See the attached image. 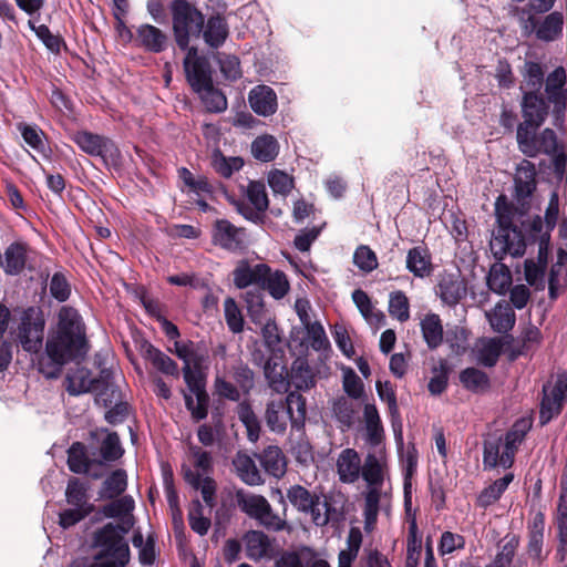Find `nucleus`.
I'll list each match as a JSON object with an SVG mask.
<instances>
[{
	"label": "nucleus",
	"instance_id": "37998d69",
	"mask_svg": "<svg viewBox=\"0 0 567 567\" xmlns=\"http://www.w3.org/2000/svg\"><path fill=\"white\" fill-rule=\"evenodd\" d=\"M513 341V336L506 334L503 339H489L478 351V362L487 368L494 367L503 350V346Z\"/></svg>",
	"mask_w": 567,
	"mask_h": 567
},
{
	"label": "nucleus",
	"instance_id": "e433bc0d",
	"mask_svg": "<svg viewBox=\"0 0 567 567\" xmlns=\"http://www.w3.org/2000/svg\"><path fill=\"white\" fill-rule=\"evenodd\" d=\"M513 480L514 474L507 473L503 477L494 481L478 494L476 505L485 509L495 504L502 497Z\"/></svg>",
	"mask_w": 567,
	"mask_h": 567
},
{
	"label": "nucleus",
	"instance_id": "c85d7f7f",
	"mask_svg": "<svg viewBox=\"0 0 567 567\" xmlns=\"http://www.w3.org/2000/svg\"><path fill=\"white\" fill-rule=\"evenodd\" d=\"M186 79L196 93L209 87L213 83L210 64L207 59H198L197 62L184 66Z\"/></svg>",
	"mask_w": 567,
	"mask_h": 567
},
{
	"label": "nucleus",
	"instance_id": "c03bdc74",
	"mask_svg": "<svg viewBox=\"0 0 567 567\" xmlns=\"http://www.w3.org/2000/svg\"><path fill=\"white\" fill-rule=\"evenodd\" d=\"M284 403H286V409L287 413H289L291 426L297 429L302 426L307 413L306 399L299 393V391H291L287 394Z\"/></svg>",
	"mask_w": 567,
	"mask_h": 567
},
{
	"label": "nucleus",
	"instance_id": "4c0bfd02",
	"mask_svg": "<svg viewBox=\"0 0 567 567\" xmlns=\"http://www.w3.org/2000/svg\"><path fill=\"white\" fill-rule=\"evenodd\" d=\"M421 331L429 349L434 350L442 344L443 326L439 315H426L421 321Z\"/></svg>",
	"mask_w": 567,
	"mask_h": 567
},
{
	"label": "nucleus",
	"instance_id": "0e129e2a",
	"mask_svg": "<svg viewBox=\"0 0 567 567\" xmlns=\"http://www.w3.org/2000/svg\"><path fill=\"white\" fill-rule=\"evenodd\" d=\"M225 320L233 333H240L244 330V318L235 299L228 297L224 301Z\"/></svg>",
	"mask_w": 567,
	"mask_h": 567
},
{
	"label": "nucleus",
	"instance_id": "c9c22d12",
	"mask_svg": "<svg viewBox=\"0 0 567 567\" xmlns=\"http://www.w3.org/2000/svg\"><path fill=\"white\" fill-rule=\"evenodd\" d=\"M460 382L464 389L475 394L485 393L491 389V379L487 373L474 367L460 372Z\"/></svg>",
	"mask_w": 567,
	"mask_h": 567
},
{
	"label": "nucleus",
	"instance_id": "9d476101",
	"mask_svg": "<svg viewBox=\"0 0 567 567\" xmlns=\"http://www.w3.org/2000/svg\"><path fill=\"white\" fill-rule=\"evenodd\" d=\"M73 141L84 153L101 157L106 165L116 166L121 162V152L110 137L81 131L74 135Z\"/></svg>",
	"mask_w": 567,
	"mask_h": 567
},
{
	"label": "nucleus",
	"instance_id": "6ab92c4d",
	"mask_svg": "<svg viewBox=\"0 0 567 567\" xmlns=\"http://www.w3.org/2000/svg\"><path fill=\"white\" fill-rule=\"evenodd\" d=\"M248 102L251 110L264 117L275 114L278 109L277 94L266 84L252 87L248 94Z\"/></svg>",
	"mask_w": 567,
	"mask_h": 567
},
{
	"label": "nucleus",
	"instance_id": "a878e982",
	"mask_svg": "<svg viewBox=\"0 0 567 567\" xmlns=\"http://www.w3.org/2000/svg\"><path fill=\"white\" fill-rule=\"evenodd\" d=\"M465 293L466 289L463 287L456 275L443 272L440 276L437 295L444 303L455 306L461 301Z\"/></svg>",
	"mask_w": 567,
	"mask_h": 567
},
{
	"label": "nucleus",
	"instance_id": "ddd939ff",
	"mask_svg": "<svg viewBox=\"0 0 567 567\" xmlns=\"http://www.w3.org/2000/svg\"><path fill=\"white\" fill-rule=\"evenodd\" d=\"M134 43L145 52L157 54L167 50L169 35L151 23H142L135 30Z\"/></svg>",
	"mask_w": 567,
	"mask_h": 567
},
{
	"label": "nucleus",
	"instance_id": "052dcab7",
	"mask_svg": "<svg viewBox=\"0 0 567 567\" xmlns=\"http://www.w3.org/2000/svg\"><path fill=\"white\" fill-rule=\"evenodd\" d=\"M353 264L363 272H371L378 268V257L367 245L357 247L353 254Z\"/></svg>",
	"mask_w": 567,
	"mask_h": 567
},
{
	"label": "nucleus",
	"instance_id": "3c124183",
	"mask_svg": "<svg viewBox=\"0 0 567 567\" xmlns=\"http://www.w3.org/2000/svg\"><path fill=\"white\" fill-rule=\"evenodd\" d=\"M389 313L400 322H405L410 318V302L402 290H396L389 296Z\"/></svg>",
	"mask_w": 567,
	"mask_h": 567
},
{
	"label": "nucleus",
	"instance_id": "f8f14e48",
	"mask_svg": "<svg viewBox=\"0 0 567 567\" xmlns=\"http://www.w3.org/2000/svg\"><path fill=\"white\" fill-rule=\"evenodd\" d=\"M212 241L230 252H238L247 246V233L243 227H236L227 219H217L212 229Z\"/></svg>",
	"mask_w": 567,
	"mask_h": 567
},
{
	"label": "nucleus",
	"instance_id": "f03ea898",
	"mask_svg": "<svg viewBox=\"0 0 567 567\" xmlns=\"http://www.w3.org/2000/svg\"><path fill=\"white\" fill-rule=\"evenodd\" d=\"M90 350L86 330L79 311L63 306L58 312V322L47 337L44 352L39 358V371L49 379L60 375L69 362L80 363Z\"/></svg>",
	"mask_w": 567,
	"mask_h": 567
},
{
	"label": "nucleus",
	"instance_id": "6e6552de",
	"mask_svg": "<svg viewBox=\"0 0 567 567\" xmlns=\"http://www.w3.org/2000/svg\"><path fill=\"white\" fill-rule=\"evenodd\" d=\"M361 475L369 485V491L364 496L363 515L365 523L371 524L378 517L381 487L384 482L383 465L374 454L370 453L367 455L361 468Z\"/></svg>",
	"mask_w": 567,
	"mask_h": 567
},
{
	"label": "nucleus",
	"instance_id": "864d4df0",
	"mask_svg": "<svg viewBox=\"0 0 567 567\" xmlns=\"http://www.w3.org/2000/svg\"><path fill=\"white\" fill-rule=\"evenodd\" d=\"M101 457L105 462H115L124 454L120 436L116 432H109L100 447Z\"/></svg>",
	"mask_w": 567,
	"mask_h": 567
},
{
	"label": "nucleus",
	"instance_id": "dca6fc26",
	"mask_svg": "<svg viewBox=\"0 0 567 567\" xmlns=\"http://www.w3.org/2000/svg\"><path fill=\"white\" fill-rule=\"evenodd\" d=\"M200 37L210 49H219L229 37V24L227 19L220 12L210 14L205 19Z\"/></svg>",
	"mask_w": 567,
	"mask_h": 567
},
{
	"label": "nucleus",
	"instance_id": "a211bd4d",
	"mask_svg": "<svg viewBox=\"0 0 567 567\" xmlns=\"http://www.w3.org/2000/svg\"><path fill=\"white\" fill-rule=\"evenodd\" d=\"M515 194L514 197L517 203L525 207L529 205V198L536 189V171L535 165L525 161V165L517 168V174L514 178Z\"/></svg>",
	"mask_w": 567,
	"mask_h": 567
},
{
	"label": "nucleus",
	"instance_id": "2f4dec72",
	"mask_svg": "<svg viewBox=\"0 0 567 567\" xmlns=\"http://www.w3.org/2000/svg\"><path fill=\"white\" fill-rule=\"evenodd\" d=\"M289 413L284 400H271L266 405L265 421L270 431L281 434L287 429Z\"/></svg>",
	"mask_w": 567,
	"mask_h": 567
},
{
	"label": "nucleus",
	"instance_id": "09e8293b",
	"mask_svg": "<svg viewBox=\"0 0 567 567\" xmlns=\"http://www.w3.org/2000/svg\"><path fill=\"white\" fill-rule=\"evenodd\" d=\"M91 460L86 454L85 445L81 442H74L68 450V466L74 474L85 473Z\"/></svg>",
	"mask_w": 567,
	"mask_h": 567
},
{
	"label": "nucleus",
	"instance_id": "338daca9",
	"mask_svg": "<svg viewBox=\"0 0 567 567\" xmlns=\"http://www.w3.org/2000/svg\"><path fill=\"white\" fill-rule=\"evenodd\" d=\"M188 450L190 456L193 457V464L197 470L196 473H200V476H208V474L212 473L214 468L212 453L203 450L197 445H189Z\"/></svg>",
	"mask_w": 567,
	"mask_h": 567
},
{
	"label": "nucleus",
	"instance_id": "4d7b16f0",
	"mask_svg": "<svg viewBox=\"0 0 567 567\" xmlns=\"http://www.w3.org/2000/svg\"><path fill=\"white\" fill-rule=\"evenodd\" d=\"M332 412L338 422L350 427L353 424L357 411L354 403L351 400L340 396L333 401Z\"/></svg>",
	"mask_w": 567,
	"mask_h": 567
},
{
	"label": "nucleus",
	"instance_id": "8fccbe9b",
	"mask_svg": "<svg viewBox=\"0 0 567 567\" xmlns=\"http://www.w3.org/2000/svg\"><path fill=\"white\" fill-rule=\"evenodd\" d=\"M512 282L509 269L501 264L498 267H492L487 277V285L492 291L497 295H504Z\"/></svg>",
	"mask_w": 567,
	"mask_h": 567
},
{
	"label": "nucleus",
	"instance_id": "69168bd1",
	"mask_svg": "<svg viewBox=\"0 0 567 567\" xmlns=\"http://www.w3.org/2000/svg\"><path fill=\"white\" fill-rule=\"evenodd\" d=\"M233 379L244 394H249L255 386V373L243 362L233 367Z\"/></svg>",
	"mask_w": 567,
	"mask_h": 567
},
{
	"label": "nucleus",
	"instance_id": "20e7f679",
	"mask_svg": "<svg viewBox=\"0 0 567 567\" xmlns=\"http://www.w3.org/2000/svg\"><path fill=\"white\" fill-rule=\"evenodd\" d=\"M516 208L508 203L504 195L495 202V217L497 227L493 233L491 249L496 260L502 261L509 255L514 258L525 255V244L522 230L514 224Z\"/></svg>",
	"mask_w": 567,
	"mask_h": 567
},
{
	"label": "nucleus",
	"instance_id": "aec40b11",
	"mask_svg": "<svg viewBox=\"0 0 567 567\" xmlns=\"http://www.w3.org/2000/svg\"><path fill=\"white\" fill-rule=\"evenodd\" d=\"M140 353L142 358L148 361L158 372L175 378L179 377L177 363L162 350L154 347L150 341H141Z\"/></svg>",
	"mask_w": 567,
	"mask_h": 567
},
{
	"label": "nucleus",
	"instance_id": "49530a36",
	"mask_svg": "<svg viewBox=\"0 0 567 567\" xmlns=\"http://www.w3.org/2000/svg\"><path fill=\"white\" fill-rule=\"evenodd\" d=\"M290 285L286 274L281 270L269 271V275L265 276V280L261 285L260 290H267L270 296L275 299L284 298L289 291Z\"/></svg>",
	"mask_w": 567,
	"mask_h": 567
},
{
	"label": "nucleus",
	"instance_id": "a19ab883",
	"mask_svg": "<svg viewBox=\"0 0 567 567\" xmlns=\"http://www.w3.org/2000/svg\"><path fill=\"white\" fill-rule=\"evenodd\" d=\"M237 415L239 421L245 425L247 437L250 442L255 443L260 436V421L254 412L251 404L248 401H243L237 406Z\"/></svg>",
	"mask_w": 567,
	"mask_h": 567
},
{
	"label": "nucleus",
	"instance_id": "603ef678",
	"mask_svg": "<svg viewBox=\"0 0 567 567\" xmlns=\"http://www.w3.org/2000/svg\"><path fill=\"white\" fill-rule=\"evenodd\" d=\"M513 14L517 17L518 24L524 37H530L535 34L537 37V29L539 20L535 17L533 9L524 7H514L512 10Z\"/></svg>",
	"mask_w": 567,
	"mask_h": 567
},
{
	"label": "nucleus",
	"instance_id": "de8ad7c7",
	"mask_svg": "<svg viewBox=\"0 0 567 567\" xmlns=\"http://www.w3.org/2000/svg\"><path fill=\"white\" fill-rule=\"evenodd\" d=\"M247 313L256 324H261L266 319L264 295L260 289L248 290L245 295Z\"/></svg>",
	"mask_w": 567,
	"mask_h": 567
},
{
	"label": "nucleus",
	"instance_id": "79ce46f5",
	"mask_svg": "<svg viewBox=\"0 0 567 567\" xmlns=\"http://www.w3.org/2000/svg\"><path fill=\"white\" fill-rule=\"evenodd\" d=\"M375 386L379 398L388 404V410L393 429L395 430V427L398 426L399 430L401 431V415L398 406L396 394L391 382L378 381Z\"/></svg>",
	"mask_w": 567,
	"mask_h": 567
},
{
	"label": "nucleus",
	"instance_id": "b1692460",
	"mask_svg": "<svg viewBox=\"0 0 567 567\" xmlns=\"http://www.w3.org/2000/svg\"><path fill=\"white\" fill-rule=\"evenodd\" d=\"M361 461L358 452L353 449L343 450L337 461L339 480L342 483H354L361 474Z\"/></svg>",
	"mask_w": 567,
	"mask_h": 567
},
{
	"label": "nucleus",
	"instance_id": "7ed1b4c3",
	"mask_svg": "<svg viewBox=\"0 0 567 567\" xmlns=\"http://www.w3.org/2000/svg\"><path fill=\"white\" fill-rule=\"evenodd\" d=\"M133 526L132 520L122 524L107 523L99 528L93 536V545L97 553L87 567H126L131 559V550L125 535Z\"/></svg>",
	"mask_w": 567,
	"mask_h": 567
},
{
	"label": "nucleus",
	"instance_id": "0eeeda50",
	"mask_svg": "<svg viewBox=\"0 0 567 567\" xmlns=\"http://www.w3.org/2000/svg\"><path fill=\"white\" fill-rule=\"evenodd\" d=\"M174 40L179 49L187 42L199 39L205 25V14L188 0H172L168 4Z\"/></svg>",
	"mask_w": 567,
	"mask_h": 567
},
{
	"label": "nucleus",
	"instance_id": "393cba45",
	"mask_svg": "<svg viewBox=\"0 0 567 567\" xmlns=\"http://www.w3.org/2000/svg\"><path fill=\"white\" fill-rule=\"evenodd\" d=\"M236 504L239 509L251 518H258L269 513V502L262 495L246 492L243 488L235 492Z\"/></svg>",
	"mask_w": 567,
	"mask_h": 567
},
{
	"label": "nucleus",
	"instance_id": "e2e57ef3",
	"mask_svg": "<svg viewBox=\"0 0 567 567\" xmlns=\"http://www.w3.org/2000/svg\"><path fill=\"white\" fill-rule=\"evenodd\" d=\"M188 523L195 533L204 536L210 527V519L203 515V505L198 499L193 501L188 512Z\"/></svg>",
	"mask_w": 567,
	"mask_h": 567
},
{
	"label": "nucleus",
	"instance_id": "c756f323",
	"mask_svg": "<svg viewBox=\"0 0 567 567\" xmlns=\"http://www.w3.org/2000/svg\"><path fill=\"white\" fill-rule=\"evenodd\" d=\"M290 384H292L297 391H307L315 386L316 378L315 373L309 365L307 359L297 358L291 364V371L289 374Z\"/></svg>",
	"mask_w": 567,
	"mask_h": 567
},
{
	"label": "nucleus",
	"instance_id": "423d86ee",
	"mask_svg": "<svg viewBox=\"0 0 567 567\" xmlns=\"http://www.w3.org/2000/svg\"><path fill=\"white\" fill-rule=\"evenodd\" d=\"M287 498L299 512L310 514L313 524L326 526L330 522H339L341 513L334 508L322 492H310L301 485H292L287 489Z\"/></svg>",
	"mask_w": 567,
	"mask_h": 567
},
{
	"label": "nucleus",
	"instance_id": "1a4fd4ad",
	"mask_svg": "<svg viewBox=\"0 0 567 567\" xmlns=\"http://www.w3.org/2000/svg\"><path fill=\"white\" fill-rule=\"evenodd\" d=\"M45 319L38 307H28L21 312L17 337L22 349L38 353L43 346Z\"/></svg>",
	"mask_w": 567,
	"mask_h": 567
},
{
	"label": "nucleus",
	"instance_id": "7c9ffc66",
	"mask_svg": "<svg viewBox=\"0 0 567 567\" xmlns=\"http://www.w3.org/2000/svg\"><path fill=\"white\" fill-rule=\"evenodd\" d=\"M243 540L246 556L251 560H260L266 557L271 547L269 537L261 530H248Z\"/></svg>",
	"mask_w": 567,
	"mask_h": 567
},
{
	"label": "nucleus",
	"instance_id": "412c9836",
	"mask_svg": "<svg viewBox=\"0 0 567 567\" xmlns=\"http://www.w3.org/2000/svg\"><path fill=\"white\" fill-rule=\"evenodd\" d=\"M405 268L416 278H425L432 275V256L427 247L415 246L408 250Z\"/></svg>",
	"mask_w": 567,
	"mask_h": 567
},
{
	"label": "nucleus",
	"instance_id": "f3484780",
	"mask_svg": "<svg viewBox=\"0 0 567 567\" xmlns=\"http://www.w3.org/2000/svg\"><path fill=\"white\" fill-rule=\"evenodd\" d=\"M29 250V245L19 240L6 247L1 267L7 276H19L25 270Z\"/></svg>",
	"mask_w": 567,
	"mask_h": 567
},
{
	"label": "nucleus",
	"instance_id": "f257e3e1",
	"mask_svg": "<svg viewBox=\"0 0 567 567\" xmlns=\"http://www.w3.org/2000/svg\"><path fill=\"white\" fill-rule=\"evenodd\" d=\"M520 113L529 114V120H542L550 114L555 124L564 123L567 110V72L563 65L546 73V65L526 59L519 68Z\"/></svg>",
	"mask_w": 567,
	"mask_h": 567
},
{
	"label": "nucleus",
	"instance_id": "13d9d810",
	"mask_svg": "<svg viewBox=\"0 0 567 567\" xmlns=\"http://www.w3.org/2000/svg\"><path fill=\"white\" fill-rule=\"evenodd\" d=\"M183 375L189 392L203 403L204 398L208 395V393L206 392L205 381L200 373L193 370L190 364H185L183 367Z\"/></svg>",
	"mask_w": 567,
	"mask_h": 567
},
{
	"label": "nucleus",
	"instance_id": "774afa93",
	"mask_svg": "<svg viewBox=\"0 0 567 567\" xmlns=\"http://www.w3.org/2000/svg\"><path fill=\"white\" fill-rule=\"evenodd\" d=\"M358 567H392V564L379 549L365 547L359 558Z\"/></svg>",
	"mask_w": 567,
	"mask_h": 567
},
{
	"label": "nucleus",
	"instance_id": "4be33fe9",
	"mask_svg": "<svg viewBox=\"0 0 567 567\" xmlns=\"http://www.w3.org/2000/svg\"><path fill=\"white\" fill-rule=\"evenodd\" d=\"M255 457L259 461L265 473L276 478H281L287 471L286 456L277 445H269Z\"/></svg>",
	"mask_w": 567,
	"mask_h": 567
},
{
	"label": "nucleus",
	"instance_id": "bb28decb",
	"mask_svg": "<svg viewBox=\"0 0 567 567\" xmlns=\"http://www.w3.org/2000/svg\"><path fill=\"white\" fill-rule=\"evenodd\" d=\"M182 474L187 484L194 489L200 491L204 502L207 506H215L216 482L209 477H202L200 473H195L187 465L182 466Z\"/></svg>",
	"mask_w": 567,
	"mask_h": 567
},
{
	"label": "nucleus",
	"instance_id": "cd10ccee",
	"mask_svg": "<svg viewBox=\"0 0 567 567\" xmlns=\"http://www.w3.org/2000/svg\"><path fill=\"white\" fill-rule=\"evenodd\" d=\"M65 389L73 396L95 391L92 372L83 367L69 371L65 377Z\"/></svg>",
	"mask_w": 567,
	"mask_h": 567
},
{
	"label": "nucleus",
	"instance_id": "680f3d73",
	"mask_svg": "<svg viewBox=\"0 0 567 567\" xmlns=\"http://www.w3.org/2000/svg\"><path fill=\"white\" fill-rule=\"evenodd\" d=\"M18 130L21 133L23 141L39 153L45 152L44 133L35 125L19 123Z\"/></svg>",
	"mask_w": 567,
	"mask_h": 567
},
{
	"label": "nucleus",
	"instance_id": "72a5a7b5",
	"mask_svg": "<svg viewBox=\"0 0 567 567\" xmlns=\"http://www.w3.org/2000/svg\"><path fill=\"white\" fill-rule=\"evenodd\" d=\"M127 488V473L123 468L114 470L103 481L97 494L101 499H115Z\"/></svg>",
	"mask_w": 567,
	"mask_h": 567
},
{
	"label": "nucleus",
	"instance_id": "f704fd0d",
	"mask_svg": "<svg viewBox=\"0 0 567 567\" xmlns=\"http://www.w3.org/2000/svg\"><path fill=\"white\" fill-rule=\"evenodd\" d=\"M486 317L493 330L498 333H507L516 322L515 312L508 303L498 302Z\"/></svg>",
	"mask_w": 567,
	"mask_h": 567
},
{
	"label": "nucleus",
	"instance_id": "4468645a",
	"mask_svg": "<svg viewBox=\"0 0 567 567\" xmlns=\"http://www.w3.org/2000/svg\"><path fill=\"white\" fill-rule=\"evenodd\" d=\"M285 352L270 353L264 363V374L270 389L287 393L290 388L289 374L284 362Z\"/></svg>",
	"mask_w": 567,
	"mask_h": 567
},
{
	"label": "nucleus",
	"instance_id": "a18cd8bd",
	"mask_svg": "<svg viewBox=\"0 0 567 567\" xmlns=\"http://www.w3.org/2000/svg\"><path fill=\"white\" fill-rule=\"evenodd\" d=\"M278 152L279 145L272 135L258 136L251 144L254 157L265 163L274 161Z\"/></svg>",
	"mask_w": 567,
	"mask_h": 567
},
{
	"label": "nucleus",
	"instance_id": "bf43d9fd",
	"mask_svg": "<svg viewBox=\"0 0 567 567\" xmlns=\"http://www.w3.org/2000/svg\"><path fill=\"white\" fill-rule=\"evenodd\" d=\"M214 169L223 177L229 178L244 166L240 157H225L220 152L215 153L213 159Z\"/></svg>",
	"mask_w": 567,
	"mask_h": 567
},
{
	"label": "nucleus",
	"instance_id": "39448f33",
	"mask_svg": "<svg viewBox=\"0 0 567 567\" xmlns=\"http://www.w3.org/2000/svg\"><path fill=\"white\" fill-rule=\"evenodd\" d=\"M523 121L516 128V142L518 150L527 157H537L539 154L554 155L558 151L557 134L553 128L546 127L540 133L536 131L548 117L542 120L532 118L529 114L520 113Z\"/></svg>",
	"mask_w": 567,
	"mask_h": 567
},
{
	"label": "nucleus",
	"instance_id": "58836bf2",
	"mask_svg": "<svg viewBox=\"0 0 567 567\" xmlns=\"http://www.w3.org/2000/svg\"><path fill=\"white\" fill-rule=\"evenodd\" d=\"M564 16L559 11L548 13L537 29V39L545 42H551L558 39L563 33Z\"/></svg>",
	"mask_w": 567,
	"mask_h": 567
},
{
	"label": "nucleus",
	"instance_id": "9b49d317",
	"mask_svg": "<svg viewBox=\"0 0 567 567\" xmlns=\"http://www.w3.org/2000/svg\"><path fill=\"white\" fill-rule=\"evenodd\" d=\"M566 398L567 373L558 374L554 385H550V383L543 385L539 410V422L542 425L549 423L555 416L560 414Z\"/></svg>",
	"mask_w": 567,
	"mask_h": 567
},
{
	"label": "nucleus",
	"instance_id": "473e14b6",
	"mask_svg": "<svg viewBox=\"0 0 567 567\" xmlns=\"http://www.w3.org/2000/svg\"><path fill=\"white\" fill-rule=\"evenodd\" d=\"M519 229L522 230L525 249L527 248V245L540 244L543 237L546 235L548 240L551 239V230L545 226L543 218L539 215H534L530 218L523 220Z\"/></svg>",
	"mask_w": 567,
	"mask_h": 567
},
{
	"label": "nucleus",
	"instance_id": "6e6d98bb",
	"mask_svg": "<svg viewBox=\"0 0 567 567\" xmlns=\"http://www.w3.org/2000/svg\"><path fill=\"white\" fill-rule=\"evenodd\" d=\"M199 94L207 111L212 113H221L227 110L228 104L225 94L215 89L213 83L209 87L203 89V92Z\"/></svg>",
	"mask_w": 567,
	"mask_h": 567
},
{
	"label": "nucleus",
	"instance_id": "ea45409f",
	"mask_svg": "<svg viewBox=\"0 0 567 567\" xmlns=\"http://www.w3.org/2000/svg\"><path fill=\"white\" fill-rule=\"evenodd\" d=\"M87 488V485L79 478H70L65 491L68 504L93 512L94 505L89 503Z\"/></svg>",
	"mask_w": 567,
	"mask_h": 567
},
{
	"label": "nucleus",
	"instance_id": "5fc2aeb1",
	"mask_svg": "<svg viewBox=\"0 0 567 567\" xmlns=\"http://www.w3.org/2000/svg\"><path fill=\"white\" fill-rule=\"evenodd\" d=\"M502 439H488L484 441L483 465L485 470L502 466Z\"/></svg>",
	"mask_w": 567,
	"mask_h": 567
},
{
	"label": "nucleus",
	"instance_id": "2eb2a0df",
	"mask_svg": "<svg viewBox=\"0 0 567 567\" xmlns=\"http://www.w3.org/2000/svg\"><path fill=\"white\" fill-rule=\"evenodd\" d=\"M270 267L267 264L250 265L247 260H241L233 271L234 285L238 289H245L251 285L260 289L265 276L269 275Z\"/></svg>",
	"mask_w": 567,
	"mask_h": 567
},
{
	"label": "nucleus",
	"instance_id": "5701e85b",
	"mask_svg": "<svg viewBox=\"0 0 567 567\" xmlns=\"http://www.w3.org/2000/svg\"><path fill=\"white\" fill-rule=\"evenodd\" d=\"M233 466L239 480L249 486H258L265 483L260 470L255 460L244 452H238L233 458Z\"/></svg>",
	"mask_w": 567,
	"mask_h": 567
}]
</instances>
